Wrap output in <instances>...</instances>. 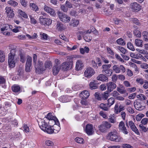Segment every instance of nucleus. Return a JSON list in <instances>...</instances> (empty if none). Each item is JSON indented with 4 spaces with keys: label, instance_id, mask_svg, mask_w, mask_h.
I'll return each mask as SVG.
<instances>
[{
    "label": "nucleus",
    "instance_id": "0e129e2a",
    "mask_svg": "<svg viewBox=\"0 0 148 148\" xmlns=\"http://www.w3.org/2000/svg\"><path fill=\"white\" fill-rule=\"evenodd\" d=\"M119 105L118 103L116 104L115 106L114 109V112L116 114H117L119 113Z\"/></svg>",
    "mask_w": 148,
    "mask_h": 148
},
{
    "label": "nucleus",
    "instance_id": "a878e982",
    "mask_svg": "<svg viewBox=\"0 0 148 148\" xmlns=\"http://www.w3.org/2000/svg\"><path fill=\"white\" fill-rule=\"evenodd\" d=\"M60 69V67L58 66V64H56L54 66L53 68V74L54 75L58 74Z\"/></svg>",
    "mask_w": 148,
    "mask_h": 148
},
{
    "label": "nucleus",
    "instance_id": "6e6d98bb",
    "mask_svg": "<svg viewBox=\"0 0 148 148\" xmlns=\"http://www.w3.org/2000/svg\"><path fill=\"white\" fill-rule=\"evenodd\" d=\"M80 103L82 105V107L84 108H87L88 107V103L85 100H82L81 101Z\"/></svg>",
    "mask_w": 148,
    "mask_h": 148
},
{
    "label": "nucleus",
    "instance_id": "a18cd8bd",
    "mask_svg": "<svg viewBox=\"0 0 148 148\" xmlns=\"http://www.w3.org/2000/svg\"><path fill=\"white\" fill-rule=\"evenodd\" d=\"M88 33L90 34L91 32H94V34L97 35V31L95 29V28L92 26L90 27V29L86 31Z\"/></svg>",
    "mask_w": 148,
    "mask_h": 148
},
{
    "label": "nucleus",
    "instance_id": "a19ab883",
    "mask_svg": "<svg viewBox=\"0 0 148 148\" xmlns=\"http://www.w3.org/2000/svg\"><path fill=\"white\" fill-rule=\"evenodd\" d=\"M113 71L116 73H119V66L117 65H114L113 67Z\"/></svg>",
    "mask_w": 148,
    "mask_h": 148
},
{
    "label": "nucleus",
    "instance_id": "ea45409f",
    "mask_svg": "<svg viewBox=\"0 0 148 148\" xmlns=\"http://www.w3.org/2000/svg\"><path fill=\"white\" fill-rule=\"evenodd\" d=\"M45 68L51 69L52 67V64L50 61H46L45 63Z\"/></svg>",
    "mask_w": 148,
    "mask_h": 148
},
{
    "label": "nucleus",
    "instance_id": "bb28decb",
    "mask_svg": "<svg viewBox=\"0 0 148 148\" xmlns=\"http://www.w3.org/2000/svg\"><path fill=\"white\" fill-rule=\"evenodd\" d=\"M89 86L91 90L96 89L98 87L95 81L91 82L89 84Z\"/></svg>",
    "mask_w": 148,
    "mask_h": 148
},
{
    "label": "nucleus",
    "instance_id": "052dcab7",
    "mask_svg": "<svg viewBox=\"0 0 148 148\" xmlns=\"http://www.w3.org/2000/svg\"><path fill=\"white\" fill-rule=\"evenodd\" d=\"M23 131L26 133H28L29 131V128L26 125L24 124L23 126Z\"/></svg>",
    "mask_w": 148,
    "mask_h": 148
},
{
    "label": "nucleus",
    "instance_id": "aec40b11",
    "mask_svg": "<svg viewBox=\"0 0 148 148\" xmlns=\"http://www.w3.org/2000/svg\"><path fill=\"white\" fill-rule=\"evenodd\" d=\"M12 26L8 24H5L3 27L1 28V31L2 32H4V31H10L11 30Z\"/></svg>",
    "mask_w": 148,
    "mask_h": 148
},
{
    "label": "nucleus",
    "instance_id": "e2e57ef3",
    "mask_svg": "<svg viewBox=\"0 0 148 148\" xmlns=\"http://www.w3.org/2000/svg\"><path fill=\"white\" fill-rule=\"evenodd\" d=\"M40 35L42 39L44 40H47V39L48 36L45 33H41Z\"/></svg>",
    "mask_w": 148,
    "mask_h": 148
},
{
    "label": "nucleus",
    "instance_id": "72a5a7b5",
    "mask_svg": "<svg viewBox=\"0 0 148 148\" xmlns=\"http://www.w3.org/2000/svg\"><path fill=\"white\" fill-rule=\"evenodd\" d=\"M117 49L123 54H126L127 53V51L123 47L120 46H118Z\"/></svg>",
    "mask_w": 148,
    "mask_h": 148
},
{
    "label": "nucleus",
    "instance_id": "7c9ffc66",
    "mask_svg": "<svg viewBox=\"0 0 148 148\" xmlns=\"http://www.w3.org/2000/svg\"><path fill=\"white\" fill-rule=\"evenodd\" d=\"M79 21L76 19H72L70 25L72 26L76 27L79 24Z\"/></svg>",
    "mask_w": 148,
    "mask_h": 148
},
{
    "label": "nucleus",
    "instance_id": "dca6fc26",
    "mask_svg": "<svg viewBox=\"0 0 148 148\" xmlns=\"http://www.w3.org/2000/svg\"><path fill=\"white\" fill-rule=\"evenodd\" d=\"M84 66L83 62L82 61L78 60L76 63L75 70L79 71L82 69Z\"/></svg>",
    "mask_w": 148,
    "mask_h": 148
},
{
    "label": "nucleus",
    "instance_id": "cd10ccee",
    "mask_svg": "<svg viewBox=\"0 0 148 148\" xmlns=\"http://www.w3.org/2000/svg\"><path fill=\"white\" fill-rule=\"evenodd\" d=\"M99 107L102 109L106 111L108 110L110 108L107 104L103 103L100 104Z\"/></svg>",
    "mask_w": 148,
    "mask_h": 148
},
{
    "label": "nucleus",
    "instance_id": "c03bdc74",
    "mask_svg": "<svg viewBox=\"0 0 148 148\" xmlns=\"http://www.w3.org/2000/svg\"><path fill=\"white\" fill-rule=\"evenodd\" d=\"M18 13L21 15V16L25 18H27L28 17L27 14L25 12L21 10H19L18 11Z\"/></svg>",
    "mask_w": 148,
    "mask_h": 148
},
{
    "label": "nucleus",
    "instance_id": "c756f323",
    "mask_svg": "<svg viewBox=\"0 0 148 148\" xmlns=\"http://www.w3.org/2000/svg\"><path fill=\"white\" fill-rule=\"evenodd\" d=\"M56 27L57 29L59 31H62L64 29L63 25L60 22L57 23Z\"/></svg>",
    "mask_w": 148,
    "mask_h": 148
},
{
    "label": "nucleus",
    "instance_id": "f704fd0d",
    "mask_svg": "<svg viewBox=\"0 0 148 148\" xmlns=\"http://www.w3.org/2000/svg\"><path fill=\"white\" fill-rule=\"evenodd\" d=\"M139 127L140 131L145 132L147 131V128L143 125V124H140L139 126Z\"/></svg>",
    "mask_w": 148,
    "mask_h": 148
},
{
    "label": "nucleus",
    "instance_id": "4d7b16f0",
    "mask_svg": "<svg viewBox=\"0 0 148 148\" xmlns=\"http://www.w3.org/2000/svg\"><path fill=\"white\" fill-rule=\"evenodd\" d=\"M132 21L133 23L138 25H140V23L139 22L138 20L136 18H132Z\"/></svg>",
    "mask_w": 148,
    "mask_h": 148
},
{
    "label": "nucleus",
    "instance_id": "7ed1b4c3",
    "mask_svg": "<svg viewBox=\"0 0 148 148\" xmlns=\"http://www.w3.org/2000/svg\"><path fill=\"white\" fill-rule=\"evenodd\" d=\"M118 133L116 130H113L109 134L110 137V139L112 141L116 142L122 141L123 140V138L120 136H118Z\"/></svg>",
    "mask_w": 148,
    "mask_h": 148
},
{
    "label": "nucleus",
    "instance_id": "09e8293b",
    "mask_svg": "<svg viewBox=\"0 0 148 148\" xmlns=\"http://www.w3.org/2000/svg\"><path fill=\"white\" fill-rule=\"evenodd\" d=\"M145 115L142 113H139L136 115V118L137 121H140L141 119L144 117Z\"/></svg>",
    "mask_w": 148,
    "mask_h": 148
},
{
    "label": "nucleus",
    "instance_id": "de8ad7c7",
    "mask_svg": "<svg viewBox=\"0 0 148 148\" xmlns=\"http://www.w3.org/2000/svg\"><path fill=\"white\" fill-rule=\"evenodd\" d=\"M136 97L137 98L140 99L141 101H143L146 100L147 99L146 96L142 94H140L137 95Z\"/></svg>",
    "mask_w": 148,
    "mask_h": 148
},
{
    "label": "nucleus",
    "instance_id": "79ce46f5",
    "mask_svg": "<svg viewBox=\"0 0 148 148\" xmlns=\"http://www.w3.org/2000/svg\"><path fill=\"white\" fill-rule=\"evenodd\" d=\"M109 121L112 123H115L116 122V120L114 116L111 114L109 116L108 118Z\"/></svg>",
    "mask_w": 148,
    "mask_h": 148
},
{
    "label": "nucleus",
    "instance_id": "69168bd1",
    "mask_svg": "<svg viewBox=\"0 0 148 148\" xmlns=\"http://www.w3.org/2000/svg\"><path fill=\"white\" fill-rule=\"evenodd\" d=\"M107 76H110L112 73V71L110 69H109L104 71Z\"/></svg>",
    "mask_w": 148,
    "mask_h": 148
},
{
    "label": "nucleus",
    "instance_id": "f8f14e48",
    "mask_svg": "<svg viewBox=\"0 0 148 148\" xmlns=\"http://www.w3.org/2000/svg\"><path fill=\"white\" fill-rule=\"evenodd\" d=\"M131 8L134 11H139L141 9V6L136 2L132 3L130 5Z\"/></svg>",
    "mask_w": 148,
    "mask_h": 148
},
{
    "label": "nucleus",
    "instance_id": "473e14b6",
    "mask_svg": "<svg viewBox=\"0 0 148 148\" xmlns=\"http://www.w3.org/2000/svg\"><path fill=\"white\" fill-rule=\"evenodd\" d=\"M108 103L107 104L109 106V107H110L115 102L114 99L113 97H111L108 99Z\"/></svg>",
    "mask_w": 148,
    "mask_h": 148
},
{
    "label": "nucleus",
    "instance_id": "f257e3e1",
    "mask_svg": "<svg viewBox=\"0 0 148 148\" xmlns=\"http://www.w3.org/2000/svg\"><path fill=\"white\" fill-rule=\"evenodd\" d=\"M38 125L40 128L44 132L50 134L54 133L53 127L49 125L45 120L41 119L40 122H39Z\"/></svg>",
    "mask_w": 148,
    "mask_h": 148
},
{
    "label": "nucleus",
    "instance_id": "4468645a",
    "mask_svg": "<svg viewBox=\"0 0 148 148\" xmlns=\"http://www.w3.org/2000/svg\"><path fill=\"white\" fill-rule=\"evenodd\" d=\"M5 12L8 16L12 18L14 16V14L13 10L10 7H7L5 8Z\"/></svg>",
    "mask_w": 148,
    "mask_h": 148
},
{
    "label": "nucleus",
    "instance_id": "c85d7f7f",
    "mask_svg": "<svg viewBox=\"0 0 148 148\" xmlns=\"http://www.w3.org/2000/svg\"><path fill=\"white\" fill-rule=\"evenodd\" d=\"M143 41L141 40L136 39L135 40V44L136 46L141 47L143 46Z\"/></svg>",
    "mask_w": 148,
    "mask_h": 148
},
{
    "label": "nucleus",
    "instance_id": "20e7f679",
    "mask_svg": "<svg viewBox=\"0 0 148 148\" xmlns=\"http://www.w3.org/2000/svg\"><path fill=\"white\" fill-rule=\"evenodd\" d=\"M111 126L112 125L109 122L104 121L99 126L98 129L101 132H106L107 130L110 129Z\"/></svg>",
    "mask_w": 148,
    "mask_h": 148
},
{
    "label": "nucleus",
    "instance_id": "9d476101",
    "mask_svg": "<svg viewBox=\"0 0 148 148\" xmlns=\"http://www.w3.org/2000/svg\"><path fill=\"white\" fill-rule=\"evenodd\" d=\"M118 128L120 131H121L125 134H128L127 131L125 126L124 123L123 121H121L119 123Z\"/></svg>",
    "mask_w": 148,
    "mask_h": 148
},
{
    "label": "nucleus",
    "instance_id": "f03ea898",
    "mask_svg": "<svg viewBox=\"0 0 148 148\" xmlns=\"http://www.w3.org/2000/svg\"><path fill=\"white\" fill-rule=\"evenodd\" d=\"M15 50L12 49L9 54L8 58V64L10 68H12L14 67L17 61V58L15 57Z\"/></svg>",
    "mask_w": 148,
    "mask_h": 148
},
{
    "label": "nucleus",
    "instance_id": "f3484780",
    "mask_svg": "<svg viewBox=\"0 0 148 148\" xmlns=\"http://www.w3.org/2000/svg\"><path fill=\"white\" fill-rule=\"evenodd\" d=\"M46 121L48 120L52 121L54 122L55 121L58 120V119L56 117L53 116L52 113L51 112L48 113L46 115V119L45 120L46 121Z\"/></svg>",
    "mask_w": 148,
    "mask_h": 148
},
{
    "label": "nucleus",
    "instance_id": "37998d69",
    "mask_svg": "<svg viewBox=\"0 0 148 148\" xmlns=\"http://www.w3.org/2000/svg\"><path fill=\"white\" fill-rule=\"evenodd\" d=\"M136 50L139 52V53L144 55L148 54V52L144 49H136Z\"/></svg>",
    "mask_w": 148,
    "mask_h": 148
},
{
    "label": "nucleus",
    "instance_id": "b1692460",
    "mask_svg": "<svg viewBox=\"0 0 148 148\" xmlns=\"http://www.w3.org/2000/svg\"><path fill=\"white\" fill-rule=\"evenodd\" d=\"M89 48L87 47H85L83 48H80L79 49L80 53L82 54H84L85 53H88L89 51Z\"/></svg>",
    "mask_w": 148,
    "mask_h": 148
},
{
    "label": "nucleus",
    "instance_id": "39448f33",
    "mask_svg": "<svg viewBox=\"0 0 148 148\" xmlns=\"http://www.w3.org/2000/svg\"><path fill=\"white\" fill-rule=\"evenodd\" d=\"M58 14L60 20L63 22L68 23L70 20V17L65 14L58 11Z\"/></svg>",
    "mask_w": 148,
    "mask_h": 148
},
{
    "label": "nucleus",
    "instance_id": "3c124183",
    "mask_svg": "<svg viewBox=\"0 0 148 148\" xmlns=\"http://www.w3.org/2000/svg\"><path fill=\"white\" fill-rule=\"evenodd\" d=\"M43 64V63L42 62L39 61L38 62V66H36L35 64L34 65V66L36 69H40V70Z\"/></svg>",
    "mask_w": 148,
    "mask_h": 148
},
{
    "label": "nucleus",
    "instance_id": "4be33fe9",
    "mask_svg": "<svg viewBox=\"0 0 148 148\" xmlns=\"http://www.w3.org/2000/svg\"><path fill=\"white\" fill-rule=\"evenodd\" d=\"M12 89L13 92L18 93L20 92L21 88L17 85L14 84L12 87Z\"/></svg>",
    "mask_w": 148,
    "mask_h": 148
},
{
    "label": "nucleus",
    "instance_id": "9b49d317",
    "mask_svg": "<svg viewBox=\"0 0 148 148\" xmlns=\"http://www.w3.org/2000/svg\"><path fill=\"white\" fill-rule=\"evenodd\" d=\"M79 34L82 35H84V39L87 42L90 41L92 39V37L89 36L88 34V33L85 31L79 32Z\"/></svg>",
    "mask_w": 148,
    "mask_h": 148
},
{
    "label": "nucleus",
    "instance_id": "c9c22d12",
    "mask_svg": "<svg viewBox=\"0 0 148 148\" xmlns=\"http://www.w3.org/2000/svg\"><path fill=\"white\" fill-rule=\"evenodd\" d=\"M30 7L32 8V9L37 12L38 10V8L37 6L34 3H30Z\"/></svg>",
    "mask_w": 148,
    "mask_h": 148
},
{
    "label": "nucleus",
    "instance_id": "393cba45",
    "mask_svg": "<svg viewBox=\"0 0 148 148\" xmlns=\"http://www.w3.org/2000/svg\"><path fill=\"white\" fill-rule=\"evenodd\" d=\"M71 63L69 62H65L62 63V66L64 70H68L70 67Z\"/></svg>",
    "mask_w": 148,
    "mask_h": 148
},
{
    "label": "nucleus",
    "instance_id": "864d4df0",
    "mask_svg": "<svg viewBox=\"0 0 148 148\" xmlns=\"http://www.w3.org/2000/svg\"><path fill=\"white\" fill-rule=\"evenodd\" d=\"M119 73L121 72L124 73L125 71V68L122 65H120L119 66Z\"/></svg>",
    "mask_w": 148,
    "mask_h": 148
},
{
    "label": "nucleus",
    "instance_id": "774afa93",
    "mask_svg": "<svg viewBox=\"0 0 148 148\" xmlns=\"http://www.w3.org/2000/svg\"><path fill=\"white\" fill-rule=\"evenodd\" d=\"M81 87L78 85H75L73 87V89L74 90H78L80 89Z\"/></svg>",
    "mask_w": 148,
    "mask_h": 148
},
{
    "label": "nucleus",
    "instance_id": "6e6552de",
    "mask_svg": "<svg viewBox=\"0 0 148 148\" xmlns=\"http://www.w3.org/2000/svg\"><path fill=\"white\" fill-rule=\"evenodd\" d=\"M44 10L51 16H55L56 15V14L53 9L46 5L44 6Z\"/></svg>",
    "mask_w": 148,
    "mask_h": 148
},
{
    "label": "nucleus",
    "instance_id": "0eeeda50",
    "mask_svg": "<svg viewBox=\"0 0 148 148\" xmlns=\"http://www.w3.org/2000/svg\"><path fill=\"white\" fill-rule=\"evenodd\" d=\"M93 128V126L92 124H88L86 125L85 131L88 135H91L93 134L94 132Z\"/></svg>",
    "mask_w": 148,
    "mask_h": 148
},
{
    "label": "nucleus",
    "instance_id": "2eb2a0df",
    "mask_svg": "<svg viewBox=\"0 0 148 148\" xmlns=\"http://www.w3.org/2000/svg\"><path fill=\"white\" fill-rule=\"evenodd\" d=\"M128 124L132 130L137 134L139 135L140 134L138 130L135 126L134 123L132 121H129Z\"/></svg>",
    "mask_w": 148,
    "mask_h": 148
},
{
    "label": "nucleus",
    "instance_id": "2f4dec72",
    "mask_svg": "<svg viewBox=\"0 0 148 148\" xmlns=\"http://www.w3.org/2000/svg\"><path fill=\"white\" fill-rule=\"evenodd\" d=\"M142 35L143 37V39L146 41H147L148 40V32L145 31L143 32Z\"/></svg>",
    "mask_w": 148,
    "mask_h": 148
},
{
    "label": "nucleus",
    "instance_id": "a211bd4d",
    "mask_svg": "<svg viewBox=\"0 0 148 148\" xmlns=\"http://www.w3.org/2000/svg\"><path fill=\"white\" fill-rule=\"evenodd\" d=\"M70 97L67 96H62L59 98V100L62 103H66L70 101Z\"/></svg>",
    "mask_w": 148,
    "mask_h": 148
},
{
    "label": "nucleus",
    "instance_id": "1a4fd4ad",
    "mask_svg": "<svg viewBox=\"0 0 148 148\" xmlns=\"http://www.w3.org/2000/svg\"><path fill=\"white\" fill-rule=\"evenodd\" d=\"M134 104L135 108L137 110H141L145 108V107L142 105L141 102L139 100L136 101Z\"/></svg>",
    "mask_w": 148,
    "mask_h": 148
},
{
    "label": "nucleus",
    "instance_id": "423d86ee",
    "mask_svg": "<svg viewBox=\"0 0 148 148\" xmlns=\"http://www.w3.org/2000/svg\"><path fill=\"white\" fill-rule=\"evenodd\" d=\"M95 73L94 69L91 67L88 68L86 69L84 72L85 77L88 78L90 77Z\"/></svg>",
    "mask_w": 148,
    "mask_h": 148
},
{
    "label": "nucleus",
    "instance_id": "4c0bfd02",
    "mask_svg": "<svg viewBox=\"0 0 148 148\" xmlns=\"http://www.w3.org/2000/svg\"><path fill=\"white\" fill-rule=\"evenodd\" d=\"M116 42L118 44L121 45H124L125 44V43L124 41L122 38H120L117 39L116 40Z\"/></svg>",
    "mask_w": 148,
    "mask_h": 148
},
{
    "label": "nucleus",
    "instance_id": "49530a36",
    "mask_svg": "<svg viewBox=\"0 0 148 148\" xmlns=\"http://www.w3.org/2000/svg\"><path fill=\"white\" fill-rule=\"evenodd\" d=\"M5 60V55L4 52L0 50V62H3Z\"/></svg>",
    "mask_w": 148,
    "mask_h": 148
},
{
    "label": "nucleus",
    "instance_id": "5fc2aeb1",
    "mask_svg": "<svg viewBox=\"0 0 148 148\" xmlns=\"http://www.w3.org/2000/svg\"><path fill=\"white\" fill-rule=\"evenodd\" d=\"M75 140L77 143H83L84 142V139L81 138L77 137L75 139Z\"/></svg>",
    "mask_w": 148,
    "mask_h": 148
},
{
    "label": "nucleus",
    "instance_id": "412c9836",
    "mask_svg": "<svg viewBox=\"0 0 148 148\" xmlns=\"http://www.w3.org/2000/svg\"><path fill=\"white\" fill-rule=\"evenodd\" d=\"M90 94L87 90H84L80 94V96L82 97V99H87L89 96Z\"/></svg>",
    "mask_w": 148,
    "mask_h": 148
},
{
    "label": "nucleus",
    "instance_id": "338daca9",
    "mask_svg": "<svg viewBox=\"0 0 148 148\" xmlns=\"http://www.w3.org/2000/svg\"><path fill=\"white\" fill-rule=\"evenodd\" d=\"M52 21L51 19L49 18H46V23L45 25H51L52 23Z\"/></svg>",
    "mask_w": 148,
    "mask_h": 148
},
{
    "label": "nucleus",
    "instance_id": "603ef678",
    "mask_svg": "<svg viewBox=\"0 0 148 148\" xmlns=\"http://www.w3.org/2000/svg\"><path fill=\"white\" fill-rule=\"evenodd\" d=\"M127 47L132 51L135 50V49L133 45L130 42H129L127 43Z\"/></svg>",
    "mask_w": 148,
    "mask_h": 148
},
{
    "label": "nucleus",
    "instance_id": "6ab92c4d",
    "mask_svg": "<svg viewBox=\"0 0 148 148\" xmlns=\"http://www.w3.org/2000/svg\"><path fill=\"white\" fill-rule=\"evenodd\" d=\"M55 125L54 126V128L53 129L54 130V133H57L59 132L60 130V124L58 120L54 122Z\"/></svg>",
    "mask_w": 148,
    "mask_h": 148
},
{
    "label": "nucleus",
    "instance_id": "680f3d73",
    "mask_svg": "<svg viewBox=\"0 0 148 148\" xmlns=\"http://www.w3.org/2000/svg\"><path fill=\"white\" fill-rule=\"evenodd\" d=\"M136 81L137 82L141 85L143 84L144 82L143 79L140 78H137L136 79Z\"/></svg>",
    "mask_w": 148,
    "mask_h": 148
},
{
    "label": "nucleus",
    "instance_id": "5701e85b",
    "mask_svg": "<svg viewBox=\"0 0 148 148\" xmlns=\"http://www.w3.org/2000/svg\"><path fill=\"white\" fill-rule=\"evenodd\" d=\"M97 79L98 80L101 81L103 82L108 81V77L103 74H100L97 77Z\"/></svg>",
    "mask_w": 148,
    "mask_h": 148
},
{
    "label": "nucleus",
    "instance_id": "ddd939ff",
    "mask_svg": "<svg viewBox=\"0 0 148 148\" xmlns=\"http://www.w3.org/2000/svg\"><path fill=\"white\" fill-rule=\"evenodd\" d=\"M107 90L109 92L112 91L116 87V85L112 82H110L106 84Z\"/></svg>",
    "mask_w": 148,
    "mask_h": 148
},
{
    "label": "nucleus",
    "instance_id": "58836bf2",
    "mask_svg": "<svg viewBox=\"0 0 148 148\" xmlns=\"http://www.w3.org/2000/svg\"><path fill=\"white\" fill-rule=\"evenodd\" d=\"M134 34L135 36L137 38H139L141 36V33L140 31L135 30L134 31Z\"/></svg>",
    "mask_w": 148,
    "mask_h": 148
},
{
    "label": "nucleus",
    "instance_id": "e433bc0d",
    "mask_svg": "<svg viewBox=\"0 0 148 148\" xmlns=\"http://www.w3.org/2000/svg\"><path fill=\"white\" fill-rule=\"evenodd\" d=\"M8 3L14 7H15L18 5L17 3L13 0H10L8 1Z\"/></svg>",
    "mask_w": 148,
    "mask_h": 148
},
{
    "label": "nucleus",
    "instance_id": "13d9d810",
    "mask_svg": "<svg viewBox=\"0 0 148 148\" xmlns=\"http://www.w3.org/2000/svg\"><path fill=\"white\" fill-rule=\"evenodd\" d=\"M32 58L31 57L28 56L27 58L26 64L32 65Z\"/></svg>",
    "mask_w": 148,
    "mask_h": 148
},
{
    "label": "nucleus",
    "instance_id": "8fccbe9b",
    "mask_svg": "<svg viewBox=\"0 0 148 148\" xmlns=\"http://www.w3.org/2000/svg\"><path fill=\"white\" fill-rule=\"evenodd\" d=\"M111 66V64H104L102 65V68L103 69V71H104L106 70H109V68Z\"/></svg>",
    "mask_w": 148,
    "mask_h": 148
},
{
    "label": "nucleus",
    "instance_id": "bf43d9fd",
    "mask_svg": "<svg viewBox=\"0 0 148 148\" xmlns=\"http://www.w3.org/2000/svg\"><path fill=\"white\" fill-rule=\"evenodd\" d=\"M148 122V119L147 118H145L143 119L141 121V124H143V125H146Z\"/></svg>",
    "mask_w": 148,
    "mask_h": 148
}]
</instances>
